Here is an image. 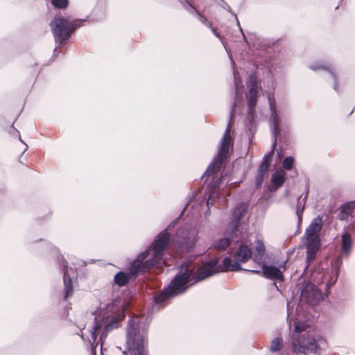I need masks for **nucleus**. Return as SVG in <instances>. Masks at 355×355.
Masks as SVG:
<instances>
[{
  "instance_id": "nucleus-1",
  "label": "nucleus",
  "mask_w": 355,
  "mask_h": 355,
  "mask_svg": "<svg viewBox=\"0 0 355 355\" xmlns=\"http://www.w3.org/2000/svg\"><path fill=\"white\" fill-rule=\"evenodd\" d=\"M242 236L239 248L230 256L225 257L220 265L218 264L217 259H213L202 264L196 275H193V268L191 263L182 265L168 286L154 297L156 304H161L166 300L184 293L194 283L202 281L219 272L243 270L241 265L252 257V248L244 239V235Z\"/></svg>"
},
{
  "instance_id": "nucleus-2",
  "label": "nucleus",
  "mask_w": 355,
  "mask_h": 355,
  "mask_svg": "<svg viewBox=\"0 0 355 355\" xmlns=\"http://www.w3.org/2000/svg\"><path fill=\"white\" fill-rule=\"evenodd\" d=\"M167 230L161 232L153 243L146 250L139 253L128 267V272H119L114 278V282L119 286L126 285L130 279L140 272L155 268H159L165 265L164 254L169 241Z\"/></svg>"
},
{
  "instance_id": "nucleus-3",
  "label": "nucleus",
  "mask_w": 355,
  "mask_h": 355,
  "mask_svg": "<svg viewBox=\"0 0 355 355\" xmlns=\"http://www.w3.org/2000/svg\"><path fill=\"white\" fill-rule=\"evenodd\" d=\"M124 307L119 302H114L107 305L101 314L95 318L94 324L88 330V334L81 330V338L87 340L92 345V355H96V348L101 343L102 348L103 340L109 332L119 326V322L124 318Z\"/></svg>"
},
{
  "instance_id": "nucleus-4",
  "label": "nucleus",
  "mask_w": 355,
  "mask_h": 355,
  "mask_svg": "<svg viewBox=\"0 0 355 355\" xmlns=\"http://www.w3.org/2000/svg\"><path fill=\"white\" fill-rule=\"evenodd\" d=\"M148 322L137 315L129 319L125 330V344L122 355H148Z\"/></svg>"
},
{
  "instance_id": "nucleus-5",
  "label": "nucleus",
  "mask_w": 355,
  "mask_h": 355,
  "mask_svg": "<svg viewBox=\"0 0 355 355\" xmlns=\"http://www.w3.org/2000/svg\"><path fill=\"white\" fill-rule=\"evenodd\" d=\"M248 205L245 203L239 204L234 209L232 214V219L230 223L225 238L216 240L213 242L211 247L217 250H225L230 245V241L239 243L242 235H245L244 228L241 227L240 220L247 214Z\"/></svg>"
},
{
  "instance_id": "nucleus-6",
  "label": "nucleus",
  "mask_w": 355,
  "mask_h": 355,
  "mask_svg": "<svg viewBox=\"0 0 355 355\" xmlns=\"http://www.w3.org/2000/svg\"><path fill=\"white\" fill-rule=\"evenodd\" d=\"M231 143L232 139L230 136V121L220 141L218 154L204 173V177H207L206 181H208L211 177V182L209 183V186L213 189H216L219 187L220 184L221 179L219 178L218 173L220 171L223 162L226 159Z\"/></svg>"
},
{
  "instance_id": "nucleus-7",
  "label": "nucleus",
  "mask_w": 355,
  "mask_h": 355,
  "mask_svg": "<svg viewBox=\"0 0 355 355\" xmlns=\"http://www.w3.org/2000/svg\"><path fill=\"white\" fill-rule=\"evenodd\" d=\"M84 20H69L62 16H55L50 23V26L56 43L62 44L69 38L71 33L80 27Z\"/></svg>"
},
{
  "instance_id": "nucleus-8",
  "label": "nucleus",
  "mask_w": 355,
  "mask_h": 355,
  "mask_svg": "<svg viewBox=\"0 0 355 355\" xmlns=\"http://www.w3.org/2000/svg\"><path fill=\"white\" fill-rule=\"evenodd\" d=\"M322 229V220H314L306 232L307 261L311 262L315 257L320 246L318 233Z\"/></svg>"
},
{
  "instance_id": "nucleus-9",
  "label": "nucleus",
  "mask_w": 355,
  "mask_h": 355,
  "mask_svg": "<svg viewBox=\"0 0 355 355\" xmlns=\"http://www.w3.org/2000/svg\"><path fill=\"white\" fill-rule=\"evenodd\" d=\"M292 347L295 352L302 354L314 352L319 349L317 340L315 338L301 336L293 338Z\"/></svg>"
},
{
  "instance_id": "nucleus-10",
  "label": "nucleus",
  "mask_w": 355,
  "mask_h": 355,
  "mask_svg": "<svg viewBox=\"0 0 355 355\" xmlns=\"http://www.w3.org/2000/svg\"><path fill=\"white\" fill-rule=\"evenodd\" d=\"M198 235V232L196 228L190 226H186L179 228L177 230L176 236L178 238V243L180 245H187L191 246Z\"/></svg>"
},
{
  "instance_id": "nucleus-11",
  "label": "nucleus",
  "mask_w": 355,
  "mask_h": 355,
  "mask_svg": "<svg viewBox=\"0 0 355 355\" xmlns=\"http://www.w3.org/2000/svg\"><path fill=\"white\" fill-rule=\"evenodd\" d=\"M248 83L249 92L247 94L248 113L252 117H254L255 114L254 108L257 101L258 83L255 77L252 75L249 77Z\"/></svg>"
},
{
  "instance_id": "nucleus-12",
  "label": "nucleus",
  "mask_w": 355,
  "mask_h": 355,
  "mask_svg": "<svg viewBox=\"0 0 355 355\" xmlns=\"http://www.w3.org/2000/svg\"><path fill=\"white\" fill-rule=\"evenodd\" d=\"M273 153L274 149L272 148L271 151L266 154L263 158L262 162L259 167L256 177L257 187H259L262 184L264 178L268 175V172L271 164Z\"/></svg>"
},
{
  "instance_id": "nucleus-13",
  "label": "nucleus",
  "mask_w": 355,
  "mask_h": 355,
  "mask_svg": "<svg viewBox=\"0 0 355 355\" xmlns=\"http://www.w3.org/2000/svg\"><path fill=\"white\" fill-rule=\"evenodd\" d=\"M320 291L313 284H307L301 294V300L310 304H315L321 298Z\"/></svg>"
},
{
  "instance_id": "nucleus-14",
  "label": "nucleus",
  "mask_w": 355,
  "mask_h": 355,
  "mask_svg": "<svg viewBox=\"0 0 355 355\" xmlns=\"http://www.w3.org/2000/svg\"><path fill=\"white\" fill-rule=\"evenodd\" d=\"M60 265L62 266V271L63 272V282L64 284V299L67 300L73 293V285L71 277L69 274V270L67 267V263L64 259H62Z\"/></svg>"
},
{
  "instance_id": "nucleus-15",
  "label": "nucleus",
  "mask_w": 355,
  "mask_h": 355,
  "mask_svg": "<svg viewBox=\"0 0 355 355\" xmlns=\"http://www.w3.org/2000/svg\"><path fill=\"white\" fill-rule=\"evenodd\" d=\"M182 4H184L185 3V8L186 9H188V8H189L192 11H194L197 15H198V19L202 23L204 24L205 25H206L207 26L209 27L213 33L217 37H218L219 39L222 40V37L220 36V35L216 32V29L214 28H213L211 25V23L209 21H208V20L204 17L201 14H200L191 5V0H178ZM222 41V43L226 50V51L228 53V51L227 49V47H226V45L224 43V42L223 40Z\"/></svg>"
},
{
  "instance_id": "nucleus-16",
  "label": "nucleus",
  "mask_w": 355,
  "mask_h": 355,
  "mask_svg": "<svg viewBox=\"0 0 355 355\" xmlns=\"http://www.w3.org/2000/svg\"><path fill=\"white\" fill-rule=\"evenodd\" d=\"M261 268L263 275L268 279L279 280L283 279L282 272L276 267L262 264Z\"/></svg>"
},
{
  "instance_id": "nucleus-17",
  "label": "nucleus",
  "mask_w": 355,
  "mask_h": 355,
  "mask_svg": "<svg viewBox=\"0 0 355 355\" xmlns=\"http://www.w3.org/2000/svg\"><path fill=\"white\" fill-rule=\"evenodd\" d=\"M355 208V203L352 202H347L339 208L340 212L338 217L340 220H347L352 216L353 210Z\"/></svg>"
},
{
  "instance_id": "nucleus-18",
  "label": "nucleus",
  "mask_w": 355,
  "mask_h": 355,
  "mask_svg": "<svg viewBox=\"0 0 355 355\" xmlns=\"http://www.w3.org/2000/svg\"><path fill=\"white\" fill-rule=\"evenodd\" d=\"M268 101H269L270 108L271 110V117H272V121H273L272 130V133H273L274 136L276 137V135L277 134L278 125H279L278 116H277V114L275 110V105H274L275 101H274V100H272L270 96H268Z\"/></svg>"
},
{
  "instance_id": "nucleus-19",
  "label": "nucleus",
  "mask_w": 355,
  "mask_h": 355,
  "mask_svg": "<svg viewBox=\"0 0 355 355\" xmlns=\"http://www.w3.org/2000/svg\"><path fill=\"white\" fill-rule=\"evenodd\" d=\"M266 249L263 243L261 240H257L255 247V253L254 255V261L258 263L262 261V258L265 253Z\"/></svg>"
},
{
  "instance_id": "nucleus-20",
  "label": "nucleus",
  "mask_w": 355,
  "mask_h": 355,
  "mask_svg": "<svg viewBox=\"0 0 355 355\" xmlns=\"http://www.w3.org/2000/svg\"><path fill=\"white\" fill-rule=\"evenodd\" d=\"M284 171L282 169L277 170L272 175V184L278 187H280L284 182Z\"/></svg>"
},
{
  "instance_id": "nucleus-21",
  "label": "nucleus",
  "mask_w": 355,
  "mask_h": 355,
  "mask_svg": "<svg viewBox=\"0 0 355 355\" xmlns=\"http://www.w3.org/2000/svg\"><path fill=\"white\" fill-rule=\"evenodd\" d=\"M284 346L282 338L277 337L274 338L270 343V350L272 352L280 351Z\"/></svg>"
},
{
  "instance_id": "nucleus-22",
  "label": "nucleus",
  "mask_w": 355,
  "mask_h": 355,
  "mask_svg": "<svg viewBox=\"0 0 355 355\" xmlns=\"http://www.w3.org/2000/svg\"><path fill=\"white\" fill-rule=\"evenodd\" d=\"M352 244L351 236L349 234H345L342 236V247L344 251L349 250Z\"/></svg>"
},
{
  "instance_id": "nucleus-23",
  "label": "nucleus",
  "mask_w": 355,
  "mask_h": 355,
  "mask_svg": "<svg viewBox=\"0 0 355 355\" xmlns=\"http://www.w3.org/2000/svg\"><path fill=\"white\" fill-rule=\"evenodd\" d=\"M310 328V325L306 322L297 321L295 323V332L302 333L306 331Z\"/></svg>"
},
{
  "instance_id": "nucleus-24",
  "label": "nucleus",
  "mask_w": 355,
  "mask_h": 355,
  "mask_svg": "<svg viewBox=\"0 0 355 355\" xmlns=\"http://www.w3.org/2000/svg\"><path fill=\"white\" fill-rule=\"evenodd\" d=\"M52 5L58 9H64L69 5V0H51Z\"/></svg>"
},
{
  "instance_id": "nucleus-25",
  "label": "nucleus",
  "mask_w": 355,
  "mask_h": 355,
  "mask_svg": "<svg viewBox=\"0 0 355 355\" xmlns=\"http://www.w3.org/2000/svg\"><path fill=\"white\" fill-rule=\"evenodd\" d=\"M215 195H216L215 191H213V192L210 194V196H209V198L207 199V207H209V205H213V198H214Z\"/></svg>"
},
{
  "instance_id": "nucleus-26",
  "label": "nucleus",
  "mask_w": 355,
  "mask_h": 355,
  "mask_svg": "<svg viewBox=\"0 0 355 355\" xmlns=\"http://www.w3.org/2000/svg\"><path fill=\"white\" fill-rule=\"evenodd\" d=\"M283 166L286 170H288V157L284 158L283 162Z\"/></svg>"
},
{
  "instance_id": "nucleus-27",
  "label": "nucleus",
  "mask_w": 355,
  "mask_h": 355,
  "mask_svg": "<svg viewBox=\"0 0 355 355\" xmlns=\"http://www.w3.org/2000/svg\"><path fill=\"white\" fill-rule=\"evenodd\" d=\"M234 15H235L236 19V21H237V25H238V26L239 27L240 31L241 32V33H242V35H243V39H244L245 41H247V40H246V37H245V35H244V33H243V30H242V28H241V27L240 23H239V20H238L237 16H236L235 14H234Z\"/></svg>"
},
{
  "instance_id": "nucleus-28",
  "label": "nucleus",
  "mask_w": 355,
  "mask_h": 355,
  "mask_svg": "<svg viewBox=\"0 0 355 355\" xmlns=\"http://www.w3.org/2000/svg\"><path fill=\"white\" fill-rule=\"evenodd\" d=\"M234 113H235V105H233L232 110L231 111V114H231V119H230V121L232 120V118H233V116L234 115Z\"/></svg>"
},
{
  "instance_id": "nucleus-29",
  "label": "nucleus",
  "mask_w": 355,
  "mask_h": 355,
  "mask_svg": "<svg viewBox=\"0 0 355 355\" xmlns=\"http://www.w3.org/2000/svg\"><path fill=\"white\" fill-rule=\"evenodd\" d=\"M294 160L292 157H290V162H289V164H290V171L292 170L293 168V163Z\"/></svg>"
},
{
  "instance_id": "nucleus-30",
  "label": "nucleus",
  "mask_w": 355,
  "mask_h": 355,
  "mask_svg": "<svg viewBox=\"0 0 355 355\" xmlns=\"http://www.w3.org/2000/svg\"><path fill=\"white\" fill-rule=\"evenodd\" d=\"M249 271H250V272H252V273H254V274H259V273H260V272H261V271H260V270H249Z\"/></svg>"
},
{
  "instance_id": "nucleus-31",
  "label": "nucleus",
  "mask_w": 355,
  "mask_h": 355,
  "mask_svg": "<svg viewBox=\"0 0 355 355\" xmlns=\"http://www.w3.org/2000/svg\"><path fill=\"white\" fill-rule=\"evenodd\" d=\"M287 316L286 320H288V300L286 301Z\"/></svg>"
},
{
  "instance_id": "nucleus-32",
  "label": "nucleus",
  "mask_w": 355,
  "mask_h": 355,
  "mask_svg": "<svg viewBox=\"0 0 355 355\" xmlns=\"http://www.w3.org/2000/svg\"><path fill=\"white\" fill-rule=\"evenodd\" d=\"M234 76L235 86H236V90H237V89H238V83H237V81H236V74L234 73Z\"/></svg>"
},
{
  "instance_id": "nucleus-33",
  "label": "nucleus",
  "mask_w": 355,
  "mask_h": 355,
  "mask_svg": "<svg viewBox=\"0 0 355 355\" xmlns=\"http://www.w3.org/2000/svg\"><path fill=\"white\" fill-rule=\"evenodd\" d=\"M343 6V0H341V2H340V4L338 6L336 7V9H338L340 6Z\"/></svg>"
},
{
  "instance_id": "nucleus-34",
  "label": "nucleus",
  "mask_w": 355,
  "mask_h": 355,
  "mask_svg": "<svg viewBox=\"0 0 355 355\" xmlns=\"http://www.w3.org/2000/svg\"><path fill=\"white\" fill-rule=\"evenodd\" d=\"M227 10H228L229 12H232V10H231V8L230 6H228V8H227Z\"/></svg>"
},
{
  "instance_id": "nucleus-35",
  "label": "nucleus",
  "mask_w": 355,
  "mask_h": 355,
  "mask_svg": "<svg viewBox=\"0 0 355 355\" xmlns=\"http://www.w3.org/2000/svg\"><path fill=\"white\" fill-rule=\"evenodd\" d=\"M277 155H278V157H279V158H281V154H280V153H279V151H277Z\"/></svg>"
},
{
  "instance_id": "nucleus-36",
  "label": "nucleus",
  "mask_w": 355,
  "mask_h": 355,
  "mask_svg": "<svg viewBox=\"0 0 355 355\" xmlns=\"http://www.w3.org/2000/svg\"><path fill=\"white\" fill-rule=\"evenodd\" d=\"M230 58L231 59V60H232V62H233V60H232V56H231V55H230Z\"/></svg>"
},
{
  "instance_id": "nucleus-37",
  "label": "nucleus",
  "mask_w": 355,
  "mask_h": 355,
  "mask_svg": "<svg viewBox=\"0 0 355 355\" xmlns=\"http://www.w3.org/2000/svg\"><path fill=\"white\" fill-rule=\"evenodd\" d=\"M275 142H276V139H275V141H274V143H273V147H274V146H275Z\"/></svg>"
}]
</instances>
